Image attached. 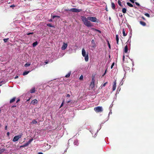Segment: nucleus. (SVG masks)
I'll return each instance as SVG.
<instances>
[{"mask_svg": "<svg viewBox=\"0 0 154 154\" xmlns=\"http://www.w3.org/2000/svg\"><path fill=\"white\" fill-rule=\"evenodd\" d=\"M48 63V61H45V62L44 63H45V64H47Z\"/></svg>", "mask_w": 154, "mask_h": 154, "instance_id": "nucleus-52", "label": "nucleus"}, {"mask_svg": "<svg viewBox=\"0 0 154 154\" xmlns=\"http://www.w3.org/2000/svg\"><path fill=\"white\" fill-rule=\"evenodd\" d=\"M68 45L67 43L64 42L61 48V49L62 50H65L67 47Z\"/></svg>", "mask_w": 154, "mask_h": 154, "instance_id": "nucleus-8", "label": "nucleus"}, {"mask_svg": "<svg viewBox=\"0 0 154 154\" xmlns=\"http://www.w3.org/2000/svg\"><path fill=\"white\" fill-rule=\"evenodd\" d=\"M85 109L86 108L85 107V106H80V108L79 109H82L83 110Z\"/></svg>", "mask_w": 154, "mask_h": 154, "instance_id": "nucleus-41", "label": "nucleus"}, {"mask_svg": "<svg viewBox=\"0 0 154 154\" xmlns=\"http://www.w3.org/2000/svg\"><path fill=\"white\" fill-rule=\"evenodd\" d=\"M90 131L91 132V133L93 134V130H91Z\"/></svg>", "mask_w": 154, "mask_h": 154, "instance_id": "nucleus-55", "label": "nucleus"}, {"mask_svg": "<svg viewBox=\"0 0 154 154\" xmlns=\"http://www.w3.org/2000/svg\"><path fill=\"white\" fill-rule=\"evenodd\" d=\"M31 96H30L28 98V99H26H26L25 100H26V102H28V101H29L30 100V98H31Z\"/></svg>", "mask_w": 154, "mask_h": 154, "instance_id": "nucleus-40", "label": "nucleus"}, {"mask_svg": "<svg viewBox=\"0 0 154 154\" xmlns=\"http://www.w3.org/2000/svg\"><path fill=\"white\" fill-rule=\"evenodd\" d=\"M132 65L133 66L134 65V61H132Z\"/></svg>", "mask_w": 154, "mask_h": 154, "instance_id": "nucleus-60", "label": "nucleus"}, {"mask_svg": "<svg viewBox=\"0 0 154 154\" xmlns=\"http://www.w3.org/2000/svg\"><path fill=\"white\" fill-rule=\"evenodd\" d=\"M7 135L8 136L9 135L10 133L9 132H8L7 134Z\"/></svg>", "mask_w": 154, "mask_h": 154, "instance_id": "nucleus-59", "label": "nucleus"}, {"mask_svg": "<svg viewBox=\"0 0 154 154\" xmlns=\"http://www.w3.org/2000/svg\"><path fill=\"white\" fill-rule=\"evenodd\" d=\"M101 125H100V126ZM101 128V126H100V128L99 129H98L97 130V132L96 133H95L94 136V137H96L97 136V134L98 131L100 130Z\"/></svg>", "mask_w": 154, "mask_h": 154, "instance_id": "nucleus-34", "label": "nucleus"}, {"mask_svg": "<svg viewBox=\"0 0 154 154\" xmlns=\"http://www.w3.org/2000/svg\"><path fill=\"white\" fill-rule=\"evenodd\" d=\"M33 139L32 138V139H30L29 141H28L27 142H26V143H24V145L22 146H21V147H26V146H28L29 145L31 142L33 140Z\"/></svg>", "mask_w": 154, "mask_h": 154, "instance_id": "nucleus-7", "label": "nucleus"}, {"mask_svg": "<svg viewBox=\"0 0 154 154\" xmlns=\"http://www.w3.org/2000/svg\"><path fill=\"white\" fill-rule=\"evenodd\" d=\"M38 154H43L42 152H38Z\"/></svg>", "mask_w": 154, "mask_h": 154, "instance_id": "nucleus-64", "label": "nucleus"}, {"mask_svg": "<svg viewBox=\"0 0 154 154\" xmlns=\"http://www.w3.org/2000/svg\"><path fill=\"white\" fill-rule=\"evenodd\" d=\"M70 11H72V12H77L78 13L82 11V9H77L76 8H72L71 9H70Z\"/></svg>", "mask_w": 154, "mask_h": 154, "instance_id": "nucleus-4", "label": "nucleus"}, {"mask_svg": "<svg viewBox=\"0 0 154 154\" xmlns=\"http://www.w3.org/2000/svg\"><path fill=\"white\" fill-rule=\"evenodd\" d=\"M30 63H26L25 65H24V66L25 67H27L28 66H30Z\"/></svg>", "mask_w": 154, "mask_h": 154, "instance_id": "nucleus-31", "label": "nucleus"}, {"mask_svg": "<svg viewBox=\"0 0 154 154\" xmlns=\"http://www.w3.org/2000/svg\"><path fill=\"white\" fill-rule=\"evenodd\" d=\"M70 9H65V11H70Z\"/></svg>", "mask_w": 154, "mask_h": 154, "instance_id": "nucleus-54", "label": "nucleus"}, {"mask_svg": "<svg viewBox=\"0 0 154 154\" xmlns=\"http://www.w3.org/2000/svg\"><path fill=\"white\" fill-rule=\"evenodd\" d=\"M88 19L89 20L91 21L92 22L98 23V20H97L96 17H88Z\"/></svg>", "mask_w": 154, "mask_h": 154, "instance_id": "nucleus-3", "label": "nucleus"}, {"mask_svg": "<svg viewBox=\"0 0 154 154\" xmlns=\"http://www.w3.org/2000/svg\"><path fill=\"white\" fill-rule=\"evenodd\" d=\"M35 91V88H33L30 90V92L31 93H32Z\"/></svg>", "mask_w": 154, "mask_h": 154, "instance_id": "nucleus-13", "label": "nucleus"}, {"mask_svg": "<svg viewBox=\"0 0 154 154\" xmlns=\"http://www.w3.org/2000/svg\"><path fill=\"white\" fill-rule=\"evenodd\" d=\"M66 102L67 103H69L70 102H71L72 103V101H71L70 100V98H67L66 100Z\"/></svg>", "mask_w": 154, "mask_h": 154, "instance_id": "nucleus-18", "label": "nucleus"}, {"mask_svg": "<svg viewBox=\"0 0 154 154\" xmlns=\"http://www.w3.org/2000/svg\"><path fill=\"white\" fill-rule=\"evenodd\" d=\"M107 44H108L109 48V49H110L111 48V46H110V44H109V42L108 41H107Z\"/></svg>", "mask_w": 154, "mask_h": 154, "instance_id": "nucleus-38", "label": "nucleus"}, {"mask_svg": "<svg viewBox=\"0 0 154 154\" xmlns=\"http://www.w3.org/2000/svg\"><path fill=\"white\" fill-rule=\"evenodd\" d=\"M15 6L14 5H12L10 6V7L11 8L14 7H15Z\"/></svg>", "mask_w": 154, "mask_h": 154, "instance_id": "nucleus-49", "label": "nucleus"}, {"mask_svg": "<svg viewBox=\"0 0 154 154\" xmlns=\"http://www.w3.org/2000/svg\"><path fill=\"white\" fill-rule=\"evenodd\" d=\"M81 19L84 24L88 27H91L93 26V25L91 22L88 21V17L86 18L85 16H81Z\"/></svg>", "mask_w": 154, "mask_h": 154, "instance_id": "nucleus-1", "label": "nucleus"}, {"mask_svg": "<svg viewBox=\"0 0 154 154\" xmlns=\"http://www.w3.org/2000/svg\"><path fill=\"white\" fill-rule=\"evenodd\" d=\"M37 121L35 120H33L32 122L31 123L32 124H35L37 123Z\"/></svg>", "mask_w": 154, "mask_h": 154, "instance_id": "nucleus-30", "label": "nucleus"}, {"mask_svg": "<svg viewBox=\"0 0 154 154\" xmlns=\"http://www.w3.org/2000/svg\"><path fill=\"white\" fill-rule=\"evenodd\" d=\"M38 43L37 41L33 42L32 44V46L33 47H35L38 45Z\"/></svg>", "mask_w": 154, "mask_h": 154, "instance_id": "nucleus-22", "label": "nucleus"}, {"mask_svg": "<svg viewBox=\"0 0 154 154\" xmlns=\"http://www.w3.org/2000/svg\"><path fill=\"white\" fill-rule=\"evenodd\" d=\"M107 82H106L105 83H104L103 85V87H104L105 86L106 84L107 83Z\"/></svg>", "mask_w": 154, "mask_h": 154, "instance_id": "nucleus-50", "label": "nucleus"}, {"mask_svg": "<svg viewBox=\"0 0 154 154\" xmlns=\"http://www.w3.org/2000/svg\"><path fill=\"white\" fill-rule=\"evenodd\" d=\"M142 18L143 19V20H145V19L143 17H142Z\"/></svg>", "mask_w": 154, "mask_h": 154, "instance_id": "nucleus-61", "label": "nucleus"}, {"mask_svg": "<svg viewBox=\"0 0 154 154\" xmlns=\"http://www.w3.org/2000/svg\"><path fill=\"white\" fill-rule=\"evenodd\" d=\"M15 99H16L15 97H14L12 99L10 100V103H11L14 102L15 101Z\"/></svg>", "mask_w": 154, "mask_h": 154, "instance_id": "nucleus-20", "label": "nucleus"}, {"mask_svg": "<svg viewBox=\"0 0 154 154\" xmlns=\"http://www.w3.org/2000/svg\"><path fill=\"white\" fill-rule=\"evenodd\" d=\"M127 5L130 7H132L133 6V5L131 4L129 2H127Z\"/></svg>", "mask_w": 154, "mask_h": 154, "instance_id": "nucleus-29", "label": "nucleus"}, {"mask_svg": "<svg viewBox=\"0 0 154 154\" xmlns=\"http://www.w3.org/2000/svg\"><path fill=\"white\" fill-rule=\"evenodd\" d=\"M52 19H50L49 20V22H52Z\"/></svg>", "mask_w": 154, "mask_h": 154, "instance_id": "nucleus-62", "label": "nucleus"}, {"mask_svg": "<svg viewBox=\"0 0 154 154\" xmlns=\"http://www.w3.org/2000/svg\"><path fill=\"white\" fill-rule=\"evenodd\" d=\"M94 110L96 112H99L103 111V109L102 108V106H97L94 108Z\"/></svg>", "mask_w": 154, "mask_h": 154, "instance_id": "nucleus-5", "label": "nucleus"}, {"mask_svg": "<svg viewBox=\"0 0 154 154\" xmlns=\"http://www.w3.org/2000/svg\"><path fill=\"white\" fill-rule=\"evenodd\" d=\"M145 15L146 17H150V15L148 13H145L144 14Z\"/></svg>", "mask_w": 154, "mask_h": 154, "instance_id": "nucleus-39", "label": "nucleus"}, {"mask_svg": "<svg viewBox=\"0 0 154 154\" xmlns=\"http://www.w3.org/2000/svg\"><path fill=\"white\" fill-rule=\"evenodd\" d=\"M37 100L36 99H34L31 101V104H32V105H35L37 103Z\"/></svg>", "mask_w": 154, "mask_h": 154, "instance_id": "nucleus-10", "label": "nucleus"}, {"mask_svg": "<svg viewBox=\"0 0 154 154\" xmlns=\"http://www.w3.org/2000/svg\"><path fill=\"white\" fill-rule=\"evenodd\" d=\"M124 81H123V79H122L120 82V84H121V85H122Z\"/></svg>", "mask_w": 154, "mask_h": 154, "instance_id": "nucleus-47", "label": "nucleus"}, {"mask_svg": "<svg viewBox=\"0 0 154 154\" xmlns=\"http://www.w3.org/2000/svg\"><path fill=\"white\" fill-rule=\"evenodd\" d=\"M33 34V32H29V33H28L27 34V35H29L30 34Z\"/></svg>", "mask_w": 154, "mask_h": 154, "instance_id": "nucleus-51", "label": "nucleus"}, {"mask_svg": "<svg viewBox=\"0 0 154 154\" xmlns=\"http://www.w3.org/2000/svg\"><path fill=\"white\" fill-rule=\"evenodd\" d=\"M82 54L83 56L85 57V61H88L89 59L88 56V54H86L85 50L84 48L82 49Z\"/></svg>", "mask_w": 154, "mask_h": 154, "instance_id": "nucleus-2", "label": "nucleus"}, {"mask_svg": "<svg viewBox=\"0 0 154 154\" xmlns=\"http://www.w3.org/2000/svg\"><path fill=\"white\" fill-rule=\"evenodd\" d=\"M94 77H93L92 79V81L91 83V85H93V86H94Z\"/></svg>", "mask_w": 154, "mask_h": 154, "instance_id": "nucleus-11", "label": "nucleus"}, {"mask_svg": "<svg viewBox=\"0 0 154 154\" xmlns=\"http://www.w3.org/2000/svg\"><path fill=\"white\" fill-rule=\"evenodd\" d=\"M71 72H69L68 74H67L65 76V77H66V78H68L69 77V76H70V74H71Z\"/></svg>", "mask_w": 154, "mask_h": 154, "instance_id": "nucleus-24", "label": "nucleus"}, {"mask_svg": "<svg viewBox=\"0 0 154 154\" xmlns=\"http://www.w3.org/2000/svg\"><path fill=\"white\" fill-rule=\"evenodd\" d=\"M64 101H65V100L64 99L63 100V102H62V103H61L60 106H63V104H64Z\"/></svg>", "mask_w": 154, "mask_h": 154, "instance_id": "nucleus-42", "label": "nucleus"}, {"mask_svg": "<svg viewBox=\"0 0 154 154\" xmlns=\"http://www.w3.org/2000/svg\"><path fill=\"white\" fill-rule=\"evenodd\" d=\"M105 10H106V11H108V10L107 9V7H106V8H105Z\"/></svg>", "mask_w": 154, "mask_h": 154, "instance_id": "nucleus-63", "label": "nucleus"}, {"mask_svg": "<svg viewBox=\"0 0 154 154\" xmlns=\"http://www.w3.org/2000/svg\"><path fill=\"white\" fill-rule=\"evenodd\" d=\"M131 2L133 3H134V2L133 0H129Z\"/></svg>", "mask_w": 154, "mask_h": 154, "instance_id": "nucleus-58", "label": "nucleus"}, {"mask_svg": "<svg viewBox=\"0 0 154 154\" xmlns=\"http://www.w3.org/2000/svg\"><path fill=\"white\" fill-rule=\"evenodd\" d=\"M116 43H117V44H118L119 38V36L118 35H116Z\"/></svg>", "mask_w": 154, "mask_h": 154, "instance_id": "nucleus-21", "label": "nucleus"}, {"mask_svg": "<svg viewBox=\"0 0 154 154\" xmlns=\"http://www.w3.org/2000/svg\"><path fill=\"white\" fill-rule=\"evenodd\" d=\"M92 29L94 30V31H97V32H99V33H101V32L100 30H98V29H96L95 28H92Z\"/></svg>", "mask_w": 154, "mask_h": 154, "instance_id": "nucleus-25", "label": "nucleus"}, {"mask_svg": "<svg viewBox=\"0 0 154 154\" xmlns=\"http://www.w3.org/2000/svg\"><path fill=\"white\" fill-rule=\"evenodd\" d=\"M114 63H112V65H111V69L112 68H113V66H114Z\"/></svg>", "mask_w": 154, "mask_h": 154, "instance_id": "nucleus-45", "label": "nucleus"}, {"mask_svg": "<svg viewBox=\"0 0 154 154\" xmlns=\"http://www.w3.org/2000/svg\"><path fill=\"white\" fill-rule=\"evenodd\" d=\"M116 81L115 80L114 82H113V88H112V90L113 91H115L116 88Z\"/></svg>", "mask_w": 154, "mask_h": 154, "instance_id": "nucleus-9", "label": "nucleus"}, {"mask_svg": "<svg viewBox=\"0 0 154 154\" xmlns=\"http://www.w3.org/2000/svg\"><path fill=\"white\" fill-rule=\"evenodd\" d=\"M60 16H56V15H53L52 16V18L53 19H54L55 17H57V18H60Z\"/></svg>", "mask_w": 154, "mask_h": 154, "instance_id": "nucleus-32", "label": "nucleus"}, {"mask_svg": "<svg viewBox=\"0 0 154 154\" xmlns=\"http://www.w3.org/2000/svg\"><path fill=\"white\" fill-rule=\"evenodd\" d=\"M21 137V135H19L17 136H14L12 140L13 141L15 142L18 141L19 139Z\"/></svg>", "mask_w": 154, "mask_h": 154, "instance_id": "nucleus-6", "label": "nucleus"}, {"mask_svg": "<svg viewBox=\"0 0 154 154\" xmlns=\"http://www.w3.org/2000/svg\"><path fill=\"white\" fill-rule=\"evenodd\" d=\"M135 4H136V5H137V6L140 7V8H141V7H142L141 6H140V4L138 3V2H135Z\"/></svg>", "mask_w": 154, "mask_h": 154, "instance_id": "nucleus-35", "label": "nucleus"}, {"mask_svg": "<svg viewBox=\"0 0 154 154\" xmlns=\"http://www.w3.org/2000/svg\"><path fill=\"white\" fill-rule=\"evenodd\" d=\"M119 16L121 17H122L123 16V15L122 13H120L119 14Z\"/></svg>", "mask_w": 154, "mask_h": 154, "instance_id": "nucleus-48", "label": "nucleus"}, {"mask_svg": "<svg viewBox=\"0 0 154 154\" xmlns=\"http://www.w3.org/2000/svg\"><path fill=\"white\" fill-rule=\"evenodd\" d=\"M8 38H5L3 39V40L4 41V42H6L8 40Z\"/></svg>", "mask_w": 154, "mask_h": 154, "instance_id": "nucleus-43", "label": "nucleus"}, {"mask_svg": "<svg viewBox=\"0 0 154 154\" xmlns=\"http://www.w3.org/2000/svg\"><path fill=\"white\" fill-rule=\"evenodd\" d=\"M47 147L46 148L47 150H48L51 147L50 145H48V144H47Z\"/></svg>", "mask_w": 154, "mask_h": 154, "instance_id": "nucleus-37", "label": "nucleus"}, {"mask_svg": "<svg viewBox=\"0 0 154 154\" xmlns=\"http://www.w3.org/2000/svg\"><path fill=\"white\" fill-rule=\"evenodd\" d=\"M31 71V70H29V71H25L23 72V75H25L28 74V73Z\"/></svg>", "mask_w": 154, "mask_h": 154, "instance_id": "nucleus-15", "label": "nucleus"}, {"mask_svg": "<svg viewBox=\"0 0 154 154\" xmlns=\"http://www.w3.org/2000/svg\"><path fill=\"white\" fill-rule=\"evenodd\" d=\"M5 150V149L4 148H2L1 149H0V154L2 153Z\"/></svg>", "mask_w": 154, "mask_h": 154, "instance_id": "nucleus-27", "label": "nucleus"}, {"mask_svg": "<svg viewBox=\"0 0 154 154\" xmlns=\"http://www.w3.org/2000/svg\"><path fill=\"white\" fill-rule=\"evenodd\" d=\"M112 107V106H111V107H109V109L110 110V112L109 113L108 116V119L106 121L108 120L110 114H111L112 113V109H111V108Z\"/></svg>", "mask_w": 154, "mask_h": 154, "instance_id": "nucleus-19", "label": "nucleus"}, {"mask_svg": "<svg viewBox=\"0 0 154 154\" xmlns=\"http://www.w3.org/2000/svg\"><path fill=\"white\" fill-rule=\"evenodd\" d=\"M125 57V56L124 55H123V61L124 60Z\"/></svg>", "mask_w": 154, "mask_h": 154, "instance_id": "nucleus-56", "label": "nucleus"}, {"mask_svg": "<svg viewBox=\"0 0 154 154\" xmlns=\"http://www.w3.org/2000/svg\"><path fill=\"white\" fill-rule=\"evenodd\" d=\"M47 26H48L50 27H55L54 26L52 25L51 23H48L47 24Z\"/></svg>", "mask_w": 154, "mask_h": 154, "instance_id": "nucleus-23", "label": "nucleus"}, {"mask_svg": "<svg viewBox=\"0 0 154 154\" xmlns=\"http://www.w3.org/2000/svg\"><path fill=\"white\" fill-rule=\"evenodd\" d=\"M20 101V99H17V100L16 101V103H17L19 102Z\"/></svg>", "mask_w": 154, "mask_h": 154, "instance_id": "nucleus-53", "label": "nucleus"}, {"mask_svg": "<svg viewBox=\"0 0 154 154\" xmlns=\"http://www.w3.org/2000/svg\"><path fill=\"white\" fill-rule=\"evenodd\" d=\"M126 9L125 8H123L122 9V12L124 14L126 13Z\"/></svg>", "mask_w": 154, "mask_h": 154, "instance_id": "nucleus-28", "label": "nucleus"}, {"mask_svg": "<svg viewBox=\"0 0 154 154\" xmlns=\"http://www.w3.org/2000/svg\"><path fill=\"white\" fill-rule=\"evenodd\" d=\"M118 4L121 7H122L123 6L121 4V2L120 1V0H118Z\"/></svg>", "mask_w": 154, "mask_h": 154, "instance_id": "nucleus-36", "label": "nucleus"}, {"mask_svg": "<svg viewBox=\"0 0 154 154\" xmlns=\"http://www.w3.org/2000/svg\"><path fill=\"white\" fill-rule=\"evenodd\" d=\"M70 95L69 94H66V97L67 98H69L70 97Z\"/></svg>", "mask_w": 154, "mask_h": 154, "instance_id": "nucleus-44", "label": "nucleus"}, {"mask_svg": "<svg viewBox=\"0 0 154 154\" xmlns=\"http://www.w3.org/2000/svg\"><path fill=\"white\" fill-rule=\"evenodd\" d=\"M128 51V47L127 45H126L124 48V52L125 53H127Z\"/></svg>", "mask_w": 154, "mask_h": 154, "instance_id": "nucleus-16", "label": "nucleus"}, {"mask_svg": "<svg viewBox=\"0 0 154 154\" xmlns=\"http://www.w3.org/2000/svg\"><path fill=\"white\" fill-rule=\"evenodd\" d=\"M122 32H123V35L124 36H126V35L127 34H126L125 33L124 29H123V31H122Z\"/></svg>", "mask_w": 154, "mask_h": 154, "instance_id": "nucleus-33", "label": "nucleus"}, {"mask_svg": "<svg viewBox=\"0 0 154 154\" xmlns=\"http://www.w3.org/2000/svg\"><path fill=\"white\" fill-rule=\"evenodd\" d=\"M111 7H112V8L114 10L115 9L116 6H115V4H114V3L112 2H111Z\"/></svg>", "mask_w": 154, "mask_h": 154, "instance_id": "nucleus-14", "label": "nucleus"}, {"mask_svg": "<svg viewBox=\"0 0 154 154\" xmlns=\"http://www.w3.org/2000/svg\"><path fill=\"white\" fill-rule=\"evenodd\" d=\"M7 127H8V126L7 125H6L5 127V130H7Z\"/></svg>", "mask_w": 154, "mask_h": 154, "instance_id": "nucleus-57", "label": "nucleus"}, {"mask_svg": "<svg viewBox=\"0 0 154 154\" xmlns=\"http://www.w3.org/2000/svg\"><path fill=\"white\" fill-rule=\"evenodd\" d=\"M131 35L128 38V40L127 42H126V43H127L128 42H129V43H131Z\"/></svg>", "mask_w": 154, "mask_h": 154, "instance_id": "nucleus-26", "label": "nucleus"}, {"mask_svg": "<svg viewBox=\"0 0 154 154\" xmlns=\"http://www.w3.org/2000/svg\"><path fill=\"white\" fill-rule=\"evenodd\" d=\"M140 23L141 25L143 26H145L146 25V23L143 21H140Z\"/></svg>", "mask_w": 154, "mask_h": 154, "instance_id": "nucleus-17", "label": "nucleus"}, {"mask_svg": "<svg viewBox=\"0 0 154 154\" xmlns=\"http://www.w3.org/2000/svg\"><path fill=\"white\" fill-rule=\"evenodd\" d=\"M83 79V76L82 75H81L79 77V79Z\"/></svg>", "mask_w": 154, "mask_h": 154, "instance_id": "nucleus-46", "label": "nucleus"}, {"mask_svg": "<svg viewBox=\"0 0 154 154\" xmlns=\"http://www.w3.org/2000/svg\"><path fill=\"white\" fill-rule=\"evenodd\" d=\"M74 144L75 145H76L77 146L79 144V143H78V141L77 140H75L74 142Z\"/></svg>", "mask_w": 154, "mask_h": 154, "instance_id": "nucleus-12", "label": "nucleus"}]
</instances>
